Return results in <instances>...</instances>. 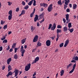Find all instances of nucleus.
Returning <instances> with one entry per match:
<instances>
[{"mask_svg":"<svg viewBox=\"0 0 78 78\" xmlns=\"http://www.w3.org/2000/svg\"><path fill=\"white\" fill-rule=\"evenodd\" d=\"M58 5H62V3H61V0H59L58 1Z\"/></svg>","mask_w":78,"mask_h":78,"instance_id":"b1692460","label":"nucleus"},{"mask_svg":"<svg viewBox=\"0 0 78 78\" xmlns=\"http://www.w3.org/2000/svg\"><path fill=\"white\" fill-rule=\"evenodd\" d=\"M53 9V7H52V4H51L50 5L48 8V12H50L51 11V10Z\"/></svg>","mask_w":78,"mask_h":78,"instance_id":"20e7f679","label":"nucleus"},{"mask_svg":"<svg viewBox=\"0 0 78 78\" xmlns=\"http://www.w3.org/2000/svg\"><path fill=\"white\" fill-rule=\"evenodd\" d=\"M52 26V24H50L49 25V27H48V30H49L51 28Z\"/></svg>","mask_w":78,"mask_h":78,"instance_id":"2f4dec72","label":"nucleus"},{"mask_svg":"<svg viewBox=\"0 0 78 78\" xmlns=\"http://www.w3.org/2000/svg\"><path fill=\"white\" fill-rule=\"evenodd\" d=\"M5 66H3L2 68V70H4V69H5Z\"/></svg>","mask_w":78,"mask_h":78,"instance_id":"3c124183","label":"nucleus"},{"mask_svg":"<svg viewBox=\"0 0 78 78\" xmlns=\"http://www.w3.org/2000/svg\"><path fill=\"white\" fill-rule=\"evenodd\" d=\"M16 43H14L12 44V48H15L16 47Z\"/></svg>","mask_w":78,"mask_h":78,"instance_id":"a878e982","label":"nucleus"},{"mask_svg":"<svg viewBox=\"0 0 78 78\" xmlns=\"http://www.w3.org/2000/svg\"><path fill=\"white\" fill-rule=\"evenodd\" d=\"M68 44H64V47H66L67 46V45Z\"/></svg>","mask_w":78,"mask_h":78,"instance_id":"0e129e2a","label":"nucleus"},{"mask_svg":"<svg viewBox=\"0 0 78 78\" xmlns=\"http://www.w3.org/2000/svg\"><path fill=\"white\" fill-rule=\"evenodd\" d=\"M73 58L76 61L78 60V57L77 56H76V57H73Z\"/></svg>","mask_w":78,"mask_h":78,"instance_id":"cd10ccee","label":"nucleus"},{"mask_svg":"<svg viewBox=\"0 0 78 78\" xmlns=\"http://www.w3.org/2000/svg\"><path fill=\"white\" fill-rule=\"evenodd\" d=\"M72 65V63H70L69 65L67 66V69H68L69 67H71Z\"/></svg>","mask_w":78,"mask_h":78,"instance_id":"4be33fe9","label":"nucleus"},{"mask_svg":"<svg viewBox=\"0 0 78 78\" xmlns=\"http://www.w3.org/2000/svg\"><path fill=\"white\" fill-rule=\"evenodd\" d=\"M21 13V14H24L25 13V11L24 10H23L22 11Z\"/></svg>","mask_w":78,"mask_h":78,"instance_id":"79ce46f5","label":"nucleus"},{"mask_svg":"<svg viewBox=\"0 0 78 78\" xmlns=\"http://www.w3.org/2000/svg\"><path fill=\"white\" fill-rule=\"evenodd\" d=\"M24 48L25 49H26L27 48V46L26 45H25Z\"/></svg>","mask_w":78,"mask_h":78,"instance_id":"69168bd1","label":"nucleus"},{"mask_svg":"<svg viewBox=\"0 0 78 78\" xmlns=\"http://www.w3.org/2000/svg\"><path fill=\"white\" fill-rule=\"evenodd\" d=\"M65 4L66 5H68V3L70 2V0H65Z\"/></svg>","mask_w":78,"mask_h":78,"instance_id":"f8f14e48","label":"nucleus"},{"mask_svg":"<svg viewBox=\"0 0 78 78\" xmlns=\"http://www.w3.org/2000/svg\"><path fill=\"white\" fill-rule=\"evenodd\" d=\"M77 7V5L75 4H74L73 5V9H76V7Z\"/></svg>","mask_w":78,"mask_h":78,"instance_id":"412c9836","label":"nucleus"},{"mask_svg":"<svg viewBox=\"0 0 78 78\" xmlns=\"http://www.w3.org/2000/svg\"><path fill=\"white\" fill-rule=\"evenodd\" d=\"M19 49V48H15L14 49V53H16L17 52V50H18Z\"/></svg>","mask_w":78,"mask_h":78,"instance_id":"c9c22d12","label":"nucleus"},{"mask_svg":"<svg viewBox=\"0 0 78 78\" xmlns=\"http://www.w3.org/2000/svg\"><path fill=\"white\" fill-rule=\"evenodd\" d=\"M18 72L19 71L17 69L15 70L13 72V73H15V75L14 76L15 77H16V76H17V75L18 74Z\"/></svg>","mask_w":78,"mask_h":78,"instance_id":"1a4fd4ad","label":"nucleus"},{"mask_svg":"<svg viewBox=\"0 0 78 78\" xmlns=\"http://www.w3.org/2000/svg\"><path fill=\"white\" fill-rule=\"evenodd\" d=\"M61 32V30L59 29H57V34H59V33Z\"/></svg>","mask_w":78,"mask_h":78,"instance_id":"393cba45","label":"nucleus"},{"mask_svg":"<svg viewBox=\"0 0 78 78\" xmlns=\"http://www.w3.org/2000/svg\"><path fill=\"white\" fill-rule=\"evenodd\" d=\"M2 37H3L2 38H1V40L2 41H3L5 39V36H3Z\"/></svg>","mask_w":78,"mask_h":78,"instance_id":"37998d69","label":"nucleus"},{"mask_svg":"<svg viewBox=\"0 0 78 78\" xmlns=\"http://www.w3.org/2000/svg\"><path fill=\"white\" fill-rule=\"evenodd\" d=\"M13 51V49L12 48H11L9 49V51L10 52H11Z\"/></svg>","mask_w":78,"mask_h":78,"instance_id":"bf43d9fd","label":"nucleus"},{"mask_svg":"<svg viewBox=\"0 0 78 78\" xmlns=\"http://www.w3.org/2000/svg\"><path fill=\"white\" fill-rule=\"evenodd\" d=\"M44 13H42L39 16V17L40 19H42V17H44Z\"/></svg>","mask_w":78,"mask_h":78,"instance_id":"ddd939ff","label":"nucleus"},{"mask_svg":"<svg viewBox=\"0 0 78 78\" xmlns=\"http://www.w3.org/2000/svg\"><path fill=\"white\" fill-rule=\"evenodd\" d=\"M68 27L69 28H70L71 27H72V24L71 23H69Z\"/></svg>","mask_w":78,"mask_h":78,"instance_id":"473e14b6","label":"nucleus"},{"mask_svg":"<svg viewBox=\"0 0 78 78\" xmlns=\"http://www.w3.org/2000/svg\"><path fill=\"white\" fill-rule=\"evenodd\" d=\"M69 43V40H67L65 42V44H68Z\"/></svg>","mask_w":78,"mask_h":78,"instance_id":"4c0bfd02","label":"nucleus"},{"mask_svg":"<svg viewBox=\"0 0 78 78\" xmlns=\"http://www.w3.org/2000/svg\"><path fill=\"white\" fill-rule=\"evenodd\" d=\"M3 49V47H0V51H1Z\"/></svg>","mask_w":78,"mask_h":78,"instance_id":"13d9d810","label":"nucleus"},{"mask_svg":"<svg viewBox=\"0 0 78 78\" xmlns=\"http://www.w3.org/2000/svg\"><path fill=\"white\" fill-rule=\"evenodd\" d=\"M38 39V35H35V37L33 39V42H37Z\"/></svg>","mask_w":78,"mask_h":78,"instance_id":"7ed1b4c3","label":"nucleus"},{"mask_svg":"<svg viewBox=\"0 0 78 78\" xmlns=\"http://www.w3.org/2000/svg\"><path fill=\"white\" fill-rule=\"evenodd\" d=\"M61 74L60 75L61 76H62V75H63L64 73V71L63 69H62L61 70Z\"/></svg>","mask_w":78,"mask_h":78,"instance_id":"a211bd4d","label":"nucleus"},{"mask_svg":"<svg viewBox=\"0 0 78 78\" xmlns=\"http://www.w3.org/2000/svg\"><path fill=\"white\" fill-rule=\"evenodd\" d=\"M3 28V29L4 30L7 29V25H5L4 26Z\"/></svg>","mask_w":78,"mask_h":78,"instance_id":"7c9ffc66","label":"nucleus"},{"mask_svg":"<svg viewBox=\"0 0 78 78\" xmlns=\"http://www.w3.org/2000/svg\"><path fill=\"white\" fill-rule=\"evenodd\" d=\"M68 30V28L67 27L65 26L63 27V31L65 32Z\"/></svg>","mask_w":78,"mask_h":78,"instance_id":"dca6fc26","label":"nucleus"},{"mask_svg":"<svg viewBox=\"0 0 78 78\" xmlns=\"http://www.w3.org/2000/svg\"><path fill=\"white\" fill-rule=\"evenodd\" d=\"M12 74V73L11 72V71H10L8 73V74L6 75V76L7 77H9V76L11 75Z\"/></svg>","mask_w":78,"mask_h":78,"instance_id":"2eb2a0df","label":"nucleus"},{"mask_svg":"<svg viewBox=\"0 0 78 78\" xmlns=\"http://www.w3.org/2000/svg\"><path fill=\"white\" fill-rule=\"evenodd\" d=\"M18 58V56H17V55L16 54H15L14 55V58L15 59H17V58Z\"/></svg>","mask_w":78,"mask_h":78,"instance_id":"6ab92c4d","label":"nucleus"},{"mask_svg":"<svg viewBox=\"0 0 78 78\" xmlns=\"http://www.w3.org/2000/svg\"><path fill=\"white\" fill-rule=\"evenodd\" d=\"M70 21H69V20H67V21H66V23H68Z\"/></svg>","mask_w":78,"mask_h":78,"instance_id":"338daca9","label":"nucleus"},{"mask_svg":"<svg viewBox=\"0 0 78 78\" xmlns=\"http://www.w3.org/2000/svg\"><path fill=\"white\" fill-rule=\"evenodd\" d=\"M9 15H12V10H10L9 12Z\"/></svg>","mask_w":78,"mask_h":78,"instance_id":"ea45409f","label":"nucleus"},{"mask_svg":"<svg viewBox=\"0 0 78 78\" xmlns=\"http://www.w3.org/2000/svg\"><path fill=\"white\" fill-rule=\"evenodd\" d=\"M73 31H74V29H73V28H72V29H70V30L69 31L71 33H72V32H73Z\"/></svg>","mask_w":78,"mask_h":78,"instance_id":"49530a36","label":"nucleus"},{"mask_svg":"<svg viewBox=\"0 0 78 78\" xmlns=\"http://www.w3.org/2000/svg\"><path fill=\"white\" fill-rule=\"evenodd\" d=\"M8 72L10 71L11 70H12V68H11V66L10 65H9L8 66Z\"/></svg>","mask_w":78,"mask_h":78,"instance_id":"aec40b11","label":"nucleus"},{"mask_svg":"<svg viewBox=\"0 0 78 78\" xmlns=\"http://www.w3.org/2000/svg\"><path fill=\"white\" fill-rule=\"evenodd\" d=\"M5 23V21H3V20L1 21V24L2 25L4 24Z\"/></svg>","mask_w":78,"mask_h":78,"instance_id":"a18cd8bd","label":"nucleus"},{"mask_svg":"<svg viewBox=\"0 0 78 78\" xmlns=\"http://www.w3.org/2000/svg\"><path fill=\"white\" fill-rule=\"evenodd\" d=\"M8 5L9 6H10V5H11L12 3L9 2H8Z\"/></svg>","mask_w":78,"mask_h":78,"instance_id":"8fccbe9b","label":"nucleus"},{"mask_svg":"<svg viewBox=\"0 0 78 78\" xmlns=\"http://www.w3.org/2000/svg\"><path fill=\"white\" fill-rule=\"evenodd\" d=\"M31 64L29 63L27 66H26L25 67V71L26 72L29 70L30 68Z\"/></svg>","mask_w":78,"mask_h":78,"instance_id":"f03ea898","label":"nucleus"},{"mask_svg":"<svg viewBox=\"0 0 78 78\" xmlns=\"http://www.w3.org/2000/svg\"><path fill=\"white\" fill-rule=\"evenodd\" d=\"M69 6L70 8H72V4H69Z\"/></svg>","mask_w":78,"mask_h":78,"instance_id":"774afa93","label":"nucleus"},{"mask_svg":"<svg viewBox=\"0 0 78 78\" xmlns=\"http://www.w3.org/2000/svg\"><path fill=\"white\" fill-rule=\"evenodd\" d=\"M69 16L68 14L66 15V20H68V19H69Z\"/></svg>","mask_w":78,"mask_h":78,"instance_id":"72a5a7b5","label":"nucleus"},{"mask_svg":"<svg viewBox=\"0 0 78 78\" xmlns=\"http://www.w3.org/2000/svg\"><path fill=\"white\" fill-rule=\"evenodd\" d=\"M34 12H33L31 13L30 14V17H33V16H34Z\"/></svg>","mask_w":78,"mask_h":78,"instance_id":"c85d7f7f","label":"nucleus"},{"mask_svg":"<svg viewBox=\"0 0 78 78\" xmlns=\"http://www.w3.org/2000/svg\"><path fill=\"white\" fill-rule=\"evenodd\" d=\"M76 67V63H75V64H74V65L73 66V69L71 70L69 72V73H72L73 72H74V71Z\"/></svg>","mask_w":78,"mask_h":78,"instance_id":"39448f33","label":"nucleus"},{"mask_svg":"<svg viewBox=\"0 0 78 78\" xmlns=\"http://www.w3.org/2000/svg\"><path fill=\"white\" fill-rule=\"evenodd\" d=\"M34 20H38V16H37V15H35V16L34 19Z\"/></svg>","mask_w":78,"mask_h":78,"instance_id":"c756f323","label":"nucleus"},{"mask_svg":"<svg viewBox=\"0 0 78 78\" xmlns=\"http://www.w3.org/2000/svg\"><path fill=\"white\" fill-rule=\"evenodd\" d=\"M56 27V25L55 23H54L52 25V27L51 28V30H54L55 29Z\"/></svg>","mask_w":78,"mask_h":78,"instance_id":"6e6552de","label":"nucleus"},{"mask_svg":"<svg viewBox=\"0 0 78 78\" xmlns=\"http://www.w3.org/2000/svg\"><path fill=\"white\" fill-rule=\"evenodd\" d=\"M28 8H29V6H28V5H27L25 6L24 9H27Z\"/></svg>","mask_w":78,"mask_h":78,"instance_id":"c03bdc74","label":"nucleus"},{"mask_svg":"<svg viewBox=\"0 0 78 78\" xmlns=\"http://www.w3.org/2000/svg\"><path fill=\"white\" fill-rule=\"evenodd\" d=\"M33 2V0H32L31 1L28 3V5L29 6H31Z\"/></svg>","mask_w":78,"mask_h":78,"instance_id":"f3484780","label":"nucleus"},{"mask_svg":"<svg viewBox=\"0 0 78 78\" xmlns=\"http://www.w3.org/2000/svg\"><path fill=\"white\" fill-rule=\"evenodd\" d=\"M64 9H66V8H67V5H64Z\"/></svg>","mask_w":78,"mask_h":78,"instance_id":"864d4df0","label":"nucleus"},{"mask_svg":"<svg viewBox=\"0 0 78 78\" xmlns=\"http://www.w3.org/2000/svg\"><path fill=\"white\" fill-rule=\"evenodd\" d=\"M51 41L50 40H48L46 42V45L49 46L50 45Z\"/></svg>","mask_w":78,"mask_h":78,"instance_id":"9d476101","label":"nucleus"},{"mask_svg":"<svg viewBox=\"0 0 78 78\" xmlns=\"http://www.w3.org/2000/svg\"><path fill=\"white\" fill-rule=\"evenodd\" d=\"M22 4L23 6H25V2L24 1H22Z\"/></svg>","mask_w":78,"mask_h":78,"instance_id":"de8ad7c7","label":"nucleus"},{"mask_svg":"<svg viewBox=\"0 0 78 78\" xmlns=\"http://www.w3.org/2000/svg\"><path fill=\"white\" fill-rule=\"evenodd\" d=\"M27 38H25L21 40V43L22 44H24L26 41Z\"/></svg>","mask_w":78,"mask_h":78,"instance_id":"9b49d317","label":"nucleus"},{"mask_svg":"<svg viewBox=\"0 0 78 78\" xmlns=\"http://www.w3.org/2000/svg\"><path fill=\"white\" fill-rule=\"evenodd\" d=\"M39 60V58L38 57H37L36 58L35 60L32 63V64H34L37 62Z\"/></svg>","mask_w":78,"mask_h":78,"instance_id":"423d86ee","label":"nucleus"},{"mask_svg":"<svg viewBox=\"0 0 78 78\" xmlns=\"http://www.w3.org/2000/svg\"><path fill=\"white\" fill-rule=\"evenodd\" d=\"M61 28H62V27L60 25H57V28L61 29Z\"/></svg>","mask_w":78,"mask_h":78,"instance_id":"09e8293b","label":"nucleus"},{"mask_svg":"<svg viewBox=\"0 0 78 78\" xmlns=\"http://www.w3.org/2000/svg\"><path fill=\"white\" fill-rule=\"evenodd\" d=\"M12 58H9L7 60V64H9V63L10 61H11Z\"/></svg>","mask_w":78,"mask_h":78,"instance_id":"4468645a","label":"nucleus"},{"mask_svg":"<svg viewBox=\"0 0 78 78\" xmlns=\"http://www.w3.org/2000/svg\"><path fill=\"white\" fill-rule=\"evenodd\" d=\"M64 45V43H61V44H59V47H62Z\"/></svg>","mask_w":78,"mask_h":78,"instance_id":"e433bc0d","label":"nucleus"},{"mask_svg":"<svg viewBox=\"0 0 78 78\" xmlns=\"http://www.w3.org/2000/svg\"><path fill=\"white\" fill-rule=\"evenodd\" d=\"M71 62L72 63H76V61H75L74 60H73L71 61Z\"/></svg>","mask_w":78,"mask_h":78,"instance_id":"5fc2aeb1","label":"nucleus"},{"mask_svg":"<svg viewBox=\"0 0 78 78\" xmlns=\"http://www.w3.org/2000/svg\"><path fill=\"white\" fill-rule=\"evenodd\" d=\"M12 15H10L9 16V20H11V18H12Z\"/></svg>","mask_w":78,"mask_h":78,"instance_id":"f704fd0d","label":"nucleus"},{"mask_svg":"<svg viewBox=\"0 0 78 78\" xmlns=\"http://www.w3.org/2000/svg\"><path fill=\"white\" fill-rule=\"evenodd\" d=\"M2 42L3 43H7V40L6 39H5Z\"/></svg>","mask_w":78,"mask_h":78,"instance_id":"58836bf2","label":"nucleus"},{"mask_svg":"<svg viewBox=\"0 0 78 78\" xmlns=\"http://www.w3.org/2000/svg\"><path fill=\"white\" fill-rule=\"evenodd\" d=\"M36 75H37V73H36V72H35V73H34V74L33 75V76H34Z\"/></svg>","mask_w":78,"mask_h":78,"instance_id":"4d7b16f0","label":"nucleus"},{"mask_svg":"<svg viewBox=\"0 0 78 78\" xmlns=\"http://www.w3.org/2000/svg\"><path fill=\"white\" fill-rule=\"evenodd\" d=\"M66 12H70V9H66Z\"/></svg>","mask_w":78,"mask_h":78,"instance_id":"6e6d98bb","label":"nucleus"},{"mask_svg":"<svg viewBox=\"0 0 78 78\" xmlns=\"http://www.w3.org/2000/svg\"><path fill=\"white\" fill-rule=\"evenodd\" d=\"M36 49H37L36 48L33 49V50H32V52H34V51H35V50H36Z\"/></svg>","mask_w":78,"mask_h":78,"instance_id":"e2e57ef3","label":"nucleus"},{"mask_svg":"<svg viewBox=\"0 0 78 78\" xmlns=\"http://www.w3.org/2000/svg\"><path fill=\"white\" fill-rule=\"evenodd\" d=\"M10 48V47H9V46H8L7 47V48L6 49L7 50H9V49Z\"/></svg>","mask_w":78,"mask_h":78,"instance_id":"680f3d73","label":"nucleus"},{"mask_svg":"<svg viewBox=\"0 0 78 78\" xmlns=\"http://www.w3.org/2000/svg\"><path fill=\"white\" fill-rule=\"evenodd\" d=\"M16 12H18L19 11V8H16Z\"/></svg>","mask_w":78,"mask_h":78,"instance_id":"603ef678","label":"nucleus"},{"mask_svg":"<svg viewBox=\"0 0 78 78\" xmlns=\"http://www.w3.org/2000/svg\"><path fill=\"white\" fill-rule=\"evenodd\" d=\"M25 50L24 49V47L23 46H21L20 51L21 52V56L23 57L24 56V54L25 52Z\"/></svg>","mask_w":78,"mask_h":78,"instance_id":"f257e3e1","label":"nucleus"},{"mask_svg":"<svg viewBox=\"0 0 78 78\" xmlns=\"http://www.w3.org/2000/svg\"><path fill=\"white\" fill-rule=\"evenodd\" d=\"M37 46L40 47L41 45V43L40 42H37Z\"/></svg>","mask_w":78,"mask_h":78,"instance_id":"bb28decb","label":"nucleus"},{"mask_svg":"<svg viewBox=\"0 0 78 78\" xmlns=\"http://www.w3.org/2000/svg\"><path fill=\"white\" fill-rule=\"evenodd\" d=\"M40 6H44V8H47L48 6V4L46 3H41L40 4Z\"/></svg>","mask_w":78,"mask_h":78,"instance_id":"0eeeda50","label":"nucleus"},{"mask_svg":"<svg viewBox=\"0 0 78 78\" xmlns=\"http://www.w3.org/2000/svg\"><path fill=\"white\" fill-rule=\"evenodd\" d=\"M36 1L35 0H34V2L33 3V5L34 6H35L36 5Z\"/></svg>","mask_w":78,"mask_h":78,"instance_id":"a19ab883","label":"nucleus"},{"mask_svg":"<svg viewBox=\"0 0 78 78\" xmlns=\"http://www.w3.org/2000/svg\"><path fill=\"white\" fill-rule=\"evenodd\" d=\"M35 29V27H34L33 26H31V30H32V32H33Z\"/></svg>","mask_w":78,"mask_h":78,"instance_id":"5701e85b","label":"nucleus"},{"mask_svg":"<svg viewBox=\"0 0 78 78\" xmlns=\"http://www.w3.org/2000/svg\"><path fill=\"white\" fill-rule=\"evenodd\" d=\"M40 25H39L38 22L37 23V27H39V26Z\"/></svg>","mask_w":78,"mask_h":78,"instance_id":"052dcab7","label":"nucleus"}]
</instances>
